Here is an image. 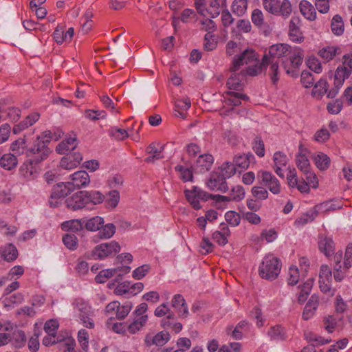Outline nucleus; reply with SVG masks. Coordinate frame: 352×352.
<instances>
[{"label": "nucleus", "mask_w": 352, "mask_h": 352, "mask_svg": "<svg viewBox=\"0 0 352 352\" xmlns=\"http://www.w3.org/2000/svg\"><path fill=\"white\" fill-rule=\"evenodd\" d=\"M289 55V58L282 60L284 69L288 75L293 77L298 75L297 70L302 65L304 59V51L299 47L292 48L286 43H277L270 47L268 52L264 56L269 59L279 60V58Z\"/></svg>", "instance_id": "f257e3e1"}, {"label": "nucleus", "mask_w": 352, "mask_h": 352, "mask_svg": "<svg viewBox=\"0 0 352 352\" xmlns=\"http://www.w3.org/2000/svg\"><path fill=\"white\" fill-rule=\"evenodd\" d=\"M52 138V132L45 131L41 135L37 136L33 145L26 151V155L36 163H41L45 160L51 153L48 147L51 139Z\"/></svg>", "instance_id": "f03ea898"}, {"label": "nucleus", "mask_w": 352, "mask_h": 352, "mask_svg": "<svg viewBox=\"0 0 352 352\" xmlns=\"http://www.w3.org/2000/svg\"><path fill=\"white\" fill-rule=\"evenodd\" d=\"M281 262L273 255L266 256L259 266V275L262 278L273 280L280 272Z\"/></svg>", "instance_id": "7ed1b4c3"}, {"label": "nucleus", "mask_w": 352, "mask_h": 352, "mask_svg": "<svg viewBox=\"0 0 352 352\" xmlns=\"http://www.w3.org/2000/svg\"><path fill=\"white\" fill-rule=\"evenodd\" d=\"M257 178L260 184L266 187L272 194L278 195L281 192L279 180L271 172L261 170L257 173Z\"/></svg>", "instance_id": "20e7f679"}, {"label": "nucleus", "mask_w": 352, "mask_h": 352, "mask_svg": "<svg viewBox=\"0 0 352 352\" xmlns=\"http://www.w3.org/2000/svg\"><path fill=\"white\" fill-rule=\"evenodd\" d=\"M120 251V246L119 243L115 241H111L96 245L92 251V255L95 258L104 259L115 255Z\"/></svg>", "instance_id": "39448f33"}, {"label": "nucleus", "mask_w": 352, "mask_h": 352, "mask_svg": "<svg viewBox=\"0 0 352 352\" xmlns=\"http://www.w3.org/2000/svg\"><path fill=\"white\" fill-rule=\"evenodd\" d=\"M184 194L190 206L195 210L201 208L199 201H207L211 198L212 195L197 186H193L190 190H185Z\"/></svg>", "instance_id": "423d86ee"}, {"label": "nucleus", "mask_w": 352, "mask_h": 352, "mask_svg": "<svg viewBox=\"0 0 352 352\" xmlns=\"http://www.w3.org/2000/svg\"><path fill=\"white\" fill-rule=\"evenodd\" d=\"M257 59V54L254 50L246 49L239 56L233 58L230 71L237 72L241 66L254 63Z\"/></svg>", "instance_id": "0eeeda50"}, {"label": "nucleus", "mask_w": 352, "mask_h": 352, "mask_svg": "<svg viewBox=\"0 0 352 352\" xmlns=\"http://www.w3.org/2000/svg\"><path fill=\"white\" fill-rule=\"evenodd\" d=\"M206 184L208 189L212 191L225 193L229 190L226 179L218 172L212 173Z\"/></svg>", "instance_id": "6e6552de"}, {"label": "nucleus", "mask_w": 352, "mask_h": 352, "mask_svg": "<svg viewBox=\"0 0 352 352\" xmlns=\"http://www.w3.org/2000/svg\"><path fill=\"white\" fill-rule=\"evenodd\" d=\"M262 65L263 69L266 70L268 67V75L273 85H276L280 78L279 60H273L268 58L267 56L262 58Z\"/></svg>", "instance_id": "1a4fd4ad"}, {"label": "nucleus", "mask_w": 352, "mask_h": 352, "mask_svg": "<svg viewBox=\"0 0 352 352\" xmlns=\"http://www.w3.org/2000/svg\"><path fill=\"white\" fill-rule=\"evenodd\" d=\"M67 207L72 210H78L87 206V199L85 197V190L74 193L65 200Z\"/></svg>", "instance_id": "9d476101"}, {"label": "nucleus", "mask_w": 352, "mask_h": 352, "mask_svg": "<svg viewBox=\"0 0 352 352\" xmlns=\"http://www.w3.org/2000/svg\"><path fill=\"white\" fill-rule=\"evenodd\" d=\"M331 278L332 273L330 268L326 265H322L319 274V286L322 292L334 294V291L331 292Z\"/></svg>", "instance_id": "9b49d317"}, {"label": "nucleus", "mask_w": 352, "mask_h": 352, "mask_svg": "<svg viewBox=\"0 0 352 352\" xmlns=\"http://www.w3.org/2000/svg\"><path fill=\"white\" fill-rule=\"evenodd\" d=\"M301 21L299 17H292L289 24V39L297 43L303 42L305 37L300 30Z\"/></svg>", "instance_id": "f8f14e48"}, {"label": "nucleus", "mask_w": 352, "mask_h": 352, "mask_svg": "<svg viewBox=\"0 0 352 352\" xmlns=\"http://www.w3.org/2000/svg\"><path fill=\"white\" fill-rule=\"evenodd\" d=\"M70 177L72 182H69L74 190L86 187L90 183L89 175L85 170L75 172Z\"/></svg>", "instance_id": "ddd939ff"}, {"label": "nucleus", "mask_w": 352, "mask_h": 352, "mask_svg": "<svg viewBox=\"0 0 352 352\" xmlns=\"http://www.w3.org/2000/svg\"><path fill=\"white\" fill-rule=\"evenodd\" d=\"M38 164L29 158L20 167L19 172L21 175L27 180L34 179L38 175V170L36 167V165Z\"/></svg>", "instance_id": "4468645a"}, {"label": "nucleus", "mask_w": 352, "mask_h": 352, "mask_svg": "<svg viewBox=\"0 0 352 352\" xmlns=\"http://www.w3.org/2000/svg\"><path fill=\"white\" fill-rule=\"evenodd\" d=\"M171 305L176 309L180 318H186L188 316L189 311L187 304L181 294H175L173 297Z\"/></svg>", "instance_id": "2eb2a0df"}, {"label": "nucleus", "mask_w": 352, "mask_h": 352, "mask_svg": "<svg viewBox=\"0 0 352 352\" xmlns=\"http://www.w3.org/2000/svg\"><path fill=\"white\" fill-rule=\"evenodd\" d=\"M214 162V157L210 154L200 155L195 163V169L201 173L208 171Z\"/></svg>", "instance_id": "dca6fc26"}, {"label": "nucleus", "mask_w": 352, "mask_h": 352, "mask_svg": "<svg viewBox=\"0 0 352 352\" xmlns=\"http://www.w3.org/2000/svg\"><path fill=\"white\" fill-rule=\"evenodd\" d=\"M267 335L270 340L276 342H283L287 338V333L285 328L280 324L270 327Z\"/></svg>", "instance_id": "f3484780"}, {"label": "nucleus", "mask_w": 352, "mask_h": 352, "mask_svg": "<svg viewBox=\"0 0 352 352\" xmlns=\"http://www.w3.org/2000/svg\"><path fill=\"white\" fill-rule=\"evenodd\" d=\"M319 305V297L316 294H313L310 298L309 299L307 303L306 304L302 314V318L305 320H308L311 318Z\"/></svg>", "instance_id": "a211bd4d"}, {"label": "nucleus", "mask_w": 352, "mask_h": 352, "mask_svg": "<svg viewBox=\"0 0 352 352\" xmlns=\"http://www.w3.org/2000/svg\"><path fill=\"white\" fill-rule=\"evenodd\" d=\"M245 79V74L243 72H233L231 76L227 80V87L229 91H241L243 89V81Z\"/></svg>", "instance_id": "6ab92c4d"}, {"label": "nucleus", "mask_w": 352, "mask_h": 352, "mask_svg": "<svg viewBox=\"0 0 352 352\" xmlns=\"http://www.w3.org/2000/svg\"><path fill=\"white\" fill-rule=\"evenodd\" d=\"M314 285V280L309 278L302 285L298 287V292L296 294L298 302L303 304L307 299Z\"/></svg>", "instance_id": "aec40b11"}, {"label": "nucleus", "mask_w": 352, "mask_h": 352, "mask_svg": "<svg viewBox=\"0 0 352 352\" xmlns=\"http://www.w3.org/2000/svg\"><path fill=\"white\" fill-rule=\"evenodd\" d=\"M225 94L227 96H224V102L227 105L237 107L241 104V100H249L247 95L236 91H228Z\"/></svg>", "instance_id": "412c9836"}, {"label": "nucleus", "mask_w": 352, "mask_h": 352, "mask_svg": "<svg viewBox=\"0 0 352 352\" xmlns=\"http://www.w3.org/2000/svg\"><path fill=\"white\" fill-rule=\"evenodd\" d=\"M191 102L188 98L177 99L175 102V116L185 119L186 111L190 107Z\"/></svg>", "instance_id": "4be33fe9"}, {"label": "nucleus", "mask_w": 352, "mask_h": 352, "mask_svg": "<svg viewBox=\"0 0 352 352\" xmlns=\"http://www.w3.org/2000/svg\"><path fill=\"white\" fill-rule=\"evenodd\" d=\"M341 53V50L338 46L328 45L321 48L318 52V56L324 61L329 62L334 58L336 55Z\"/></svg>", "instance_id": "5701e85b"}, {"label": "nucleus", "mask_w": 352, "mask_h": 352, "mask_svg": "<svg viewBox=\"0 0 352 352\" xmlns=\"http://www.w3.org/2000/svg\"><path fill=\"white\" fill-rule=\"evenodd\" d=\"M300 13L305 19L313 21L316 19V12L314 6L307 0H302L299 3Z\"/></svg>", "instance_id": "b1692460"}, {"label": "nucleus", "mask_w": 352, "mask_h": 352, "mask_svg": "<svg viewBox=\"0 0 352 352\" xmlns=\"http://www.w3.org/2000/svg\"><path fill=\"white\" fill-rule=\"evenodd\" d=\"M116 232V226L113 223L102 225L96 236L93 237L95 243L98 242L100 239H108L111 238Z\"/></svg>", "instance_id": "393cba45"}, {"label": "nucleus", "mask_w": 352, "mask_h": 352, "mask_svg": "<svg viewBox=\"0 0 352 352\" xmlns=\"http://www.w3.org/2000/svg\"><path fill=\"white\" fill-rule=\"evenodd\" d=\"M39 116L38 113H33L28 116L23 121L14 126L13 132L16 134L32 126L39 119Z\"/></svg>", "instance_id": "a878e982"}, {"label": "nucleus", "mask_w": 352, "mask_h": 352, "mask_svg": "<svg viewBox=\"0 0 352 352\" xmlns=\"http://www.w3.org/2000/svg\"><path fill=\"white\" fill-rule=\"evenodd\" d=\"M254 159V155L249 153L248 154L237 155L234 157L233 163L236 168H241V170L248 168L250 162Z\"/></svg>", "instance_id": "bb28decb"}, {"label": "nucleus", "mask_w": 352, "mask_h": 352, "mask_svg": "<svg viewBox=\"0 0 352 352\" xmlns=\"http://www.w3.org/2000/svg\"><path fill=\"white\" fill-rule=\"evenodd\" d=\"M76 146V138L75 137H69L58 144L56 148V151L58 154L63 155L67 151L74 150Z\"/></svg>", "instance_id": "cd10ccee"}, {"label": "nucleus", "mask_w": 352, "mask_h": 352, "mask_svg": "<svg viewBox=\"0 0 352 352\" xmlns=\"http://www.w3.org/2000/svg\"><path fill=\"white\" fill-rule=\"evenodd\" d=\"M73 190H74V188L72 186L69 182L59 183L54 186L52 189L54 196H58L61 199H64Z\"/></svg>", "instance_id": "c85d7f7f"}, {"label": "nucleus", "mask_w": 352, "mask_h": 352, "mask_svg": "<svg viewBox=\"0 0 352 352\" xmlns=\"http://www.w3.org/2000/svg\"><path fill=\"white\" fill-rule=\"evenodd\" d=\"M318 246L320 250L327 257L330 256L333 253L334 243L332 239L329 237H322L318 242Z\"/></svg>", "instance_id": "c756f323"}, {"label": "nucleus", "mask_w": 352, "mask_h": 352, "mask_svg": "<svg viewBox=\"0 0 352 352\" xmlns=\"http://www.w3.org/2000/svg\"><path fill=\"white\" fill-rule=\"evenodd\" d=\"M147 321V315H144V316L140 317L135 316L133 322L130 323L127 327L129 332L131 334L136 333L146 324Z\"/></svg>", "instance_id": "7c9ffc66"}, {"label": "nucleus", "mask_w": 352, "mask_h": 352, "mask_svg": "<svg viewBox=\"0 0 352 352\" xmlns=\"http://www.w3.org/2000/svg\"><path fill=\"white\" fill-rule=\"evenodd\" d=\"M18 164L16 157L11 153H7L0 157V166L6 169L10 170L14 168Z\"/></svg>", "instance_id": "2f4dec72"}, {"label": "nucleus", "mask_w": 352, "mask_h": 352, "mask_svg": "<svg viewBox=\"0 0 352 352\" xmlns=\"http://www.w3.org/2000/svg\"><path fill=\"white\" fill-rule=\"evenodd\" d=\"M317 215V211L313 208L297 218L294 221V225L297 227L304 226L309 222L313 221Z\"/></svg>", "instance_id": "473e14b6"}, {"label": "nucleus", "mask_w": 352, "mask_h": 352, "mask_svg": "<svg viewBox=\"0 0 352 352\" xmlns=\"http://www.w3.org/2000/svg\"><path fill=\"white\" fill-rule=\"evenodd\" d=\"M82 228V223L80 219H72L61 223V229L65 232H77Z\"/></svg>", "instance_id": "72a5a7b5"}, {"label": "nucleus", "mask_w": 352, "mask_h": 352, "mask_svg": "<svg viewBox=\"0 0 352 352\" xmlns=\"http://www.w3.org/2000/svg\"><path fill=\"white\" fill-rule=\"evenodd\" d=\"M156 143H151L146 148V152L150 155L145 159V162L147 163L154 162L155 160L163 158L161 155L162 149H159Z\"/></svg>", "instance_id": "f704fd0d"}, {"label": "nucleus", "mask_w": 352, "mask_h": 352, "mask_svg": "<svg viewBox=\"0 0 352 352\" xmlns=\"http://www.w3.org/2000/svg\"><path fill=\"white\" fill-rule=\"evenodd\" d=\"M104 221L102 217H93L85 221V228L91 232H96L100 229Z\"/></svg>", "instance_id": "c9c22d12"}, {"label": "nucleus", "mask_w": 352, "mask_h": 352, "mask_svg": "<svg viewBox=\"0 0 352 352\" xmlns=\"http://www.w3.org/2000/svg\"><path fill=\"white\" fill-rule=\"evenodd\" d=\"M342 205L340 202L324 201L315 206L314 208L317 213L333 211L342 208Z\"/></svg>", "instance_id": "e433bc0d"}, {"label": "nucleus", "mask_w": 352, "mask_h": 352, "mask_svg": "<svg viewBox=\"0 0 352 352\" xmlns=\"http://www.w3.org/2000/svg\"><path fill=\"white\" fill-rule=\"evenodd\" d=\"M75 314L77 316L91 312V307L82 298H76L72 303Z\"/></svg>", "instance_id": "4c0bfd02"}, {"label": "nucleus", "mask_w": 352, "mask_h": 352, "mask_svg": "<svg viewBox=\"0 0 352 352\" xmlns=\"http://www.w3.org/2000/svg\"><path fill=\"white\" fill-rule=\"evenodd\" d=\"M250 324L246 320L239 322L232 332V337L235 340H241L245 333L250 329Z\"/></svg>", "instance_id": "58836bf2"}, {"label": "nucleus", "mask_w": 352, "mask_h": 352, "mask_svg": "<svg viewBox=\"0 0 352 352\" xmlns=\"http://www.w3.org/2000/svg\"><path fill=\"white\" fill-rule=\"evenodd\" d=\"M351 74L345 67L338 66L334 74V85L342 87L345 79L348 78Z\"/></svg>", "instance_id": "ea45409f"}, {"label": "nucleus", "mask_w": 352, "mask_h": 352, "mask_svg": "<svg viewBox=\"0 0 352 352\" xmlns=\"http://www.w3.org/2000/svg\"><path fill=\"white\" fill-rule=\"evenodd\" d=\"M221 7H226V0H210V10L206 16L215 18L219 16Z\"/></svg>", "instance_id": "a19ab883"}, {"label": "nucleus", "mask_w": 352, "mask_h": 352, "mask_svg": "<svg viewBox=\"0 0 352 352\" xmlns=\"http://www.w3.org/2000/svg\"><path fill=\"white\" fill-rule=\"evenodd\" d=\"M296 164L298 168L303 173L311 170L310 163L305 154L300 152L296 156Z\"/></svg>", "instance_id": "79ce46f5"}, {"label": "nucleus", "mask_w": 352, "mask_h": 352, "mask_svg": "<svg viewBox=\"0 0 352 352\" xmlns=\"http://www.w3.org/2000/svg\"><path fill=\"white\" fill-rule=\"evenodd\" d=\"M237 170L233 162H226L220 167V174L226 179L236 174Z\"/></svg>", "instance_id": "37998d69"}, {"label": "nucleus", "mask_w": 352, "mask_h": 352, "mask_svg": "<svg viewBox=\"0 0 352 352\" xmlns=\"http://www.w3.org/2000/svg\"><path fill=\"white\" fill-rule=\"evenodd\" d=\"M2 256L7 261H14L18 256L16 248L11 243L6 245L2 250Z\"/></svg>", "instance_id": "c03bdc74"}, {"label": "nucleus", "mask_w": 352, "mask_h": 352, "mask_svg": "<svg viewBox=\"0 0 352 352\" xmlns=\"http://www.w3.org/2000/svg\"><path fill=\"white\" fill-rule=\"evenodd\" d=\"M327 91V82L325 80L320 79L314 85L312 89V95L315 98L320 99Z\"/></svg>", "instance_id": "a18cd8bd"}, {"label": "nucleus", "mask_w": 352, "mask_h": 352, "mask_svg": "<svg viewBox=\"0 0 352 352\" xmlns=\"http://www.w3.org/2000/svg\"><path fill=\"white\" fill-rule=\"evenodd\" d=\"M176 172L179 173L180 179L184 182H192L193 179L192 170L190 168L185 167L182 165H177L175 167Z\"/></svg>", "instance_id": "49530a36"}, {"label": "nucleus", "mask_w": 352, "mask_h": 352, "mask_svg": "<svg viewBox=\"0 0 352 352\" xmlns=\"http://www.w3.org/2000/svg\"><path fill=\"white\" fill-rule=\"evenodd\" d=\"M316 166L322 170H326L330 165V158L323 153H318L314 157Z\"/></svg>", "instance_id": "de8ad7c7"}, {"label": "nucleus", "mask_w": 352, "mask_h": 352, "mask_svg": "<svg viewBox=\"0 0 352 352\" xmlns=\"http://www.w3.org/2000/svg\"><path fill=\"white\" fill-rule=\"evenodd\" d=\"M331 31L336 35H341L344 32V23L339 14L335 15L331 21Z\"/></svg>", "instance_id": "09e8293b"}, {"label": "nucleus", "mask_w": 352, "mask_h": 352, "mask_svg": "<svg viewBox=\"0 0 352 352\" xmlns=\"http://www.w3.org/2000/svg\"><path fill=\"white\" fill-rule=\"evenodd\" d=\"M85 197L87 199V206L89 204L97 205L102 203L104 200V196L99 191H87L85 190Z\"/></svg>", "instance_id": "8fccbe9b"}, {"label": "nucleus", "mask_w": 352, "mask_h": 352, "mask_svg": "<svg viewBox=\"0 0 352 352\" xmlns=\"http://www.w3.org/2000/svg\"><path fill=\"white\" fill-rule=\"evenodd\" d=\"M251 192L253 197L258 201L265 200L269 197L267 189L262 186H255L252 187Z\"/></svg>", "instance_id": "3c124183"}, {"label": "nucleus", "mask_w": 352, "mask_h": 352, "mask_svg": "<svg viewBox=\"0 0 352 352\" xmlns=\"http://www.w3.org/2000/svg\"><path fill=\"white\" fill-rule=\"evenodd\" d=\"M247 0H234L232 3V12L238 16H242L247 10Z\"/></svg>", "instance_id": "603ef678"}, {"label": "nucleus", "mask_w": 352, "mask_h": 352, "mask_svg": "<svg viewBox=\"0 0 352 352\" xmlns=\"http://www.w3.org/2000/svg\"><path fill=\"white\" fill-rule=\"evenodd\" d=\"M11 340L12 341V344L16 348L23 346L26 342V336L24 331L21 330L14 331L12 338H11Z\"/></svg>", "instance_id": "864d4df0"}, {"label": "nucleus", "mask_w": 352, "mask_h": 352, "mask_svg": "<svg viewBox=\"0 0 352 352\" xmlns=\"http://www.w3.org/2000/svg\"><path fill=\"white\" fill-rule=\"evenodd\" d=\"M119 269H107L102 270L96 275L95 280L98 283H104L107 280L117 274Z\"/></svg>", "instance_id": "5fc2aeb1"}, {"label": "nucleus", "mask_w": 352, "mask_h": 352, "mask_svg": "<svg viewBox=\"0 0 352 352\" xmlns=\"http://www.w3.org/2000/svg\"><path fill=\"white\" fill-rule=\"evenodd\" d=\"M278 15L282 16L284 18H287L290 16L292 8L291 2L289 0H283V1H279L278 5Z\"/></svg>", "instance_id": "6e6d98bb"}, {"label": "nucleus", "mask_w": 352, "mask_h": 352, "mask_svg": "<svg viewBox=\"0 0 352 352\" xmlns=\"http://www.w3.org/2000/svg\"><path fill=\"white\" fill-rule=\"evenodd\" d=\"M64 245L69 250H74L78 247V239L74 234H65L63 236Z\"/></svg>", "instance_id": "4d7b16f0"}, {"label": "nucleus", "mask_w": 352, "mask_h": 352, "mask_svg": "<svg viewBox=\"0 0 352 352\" xmlns=\"http://www.w3.org/2000/svg\"><path fill=\"white\" fill-rule=\"evenodd\" d=\"M228 194L234 201H239L245 197V192L243 186L237 185L233 186Z\"/></svg>", "instance_id": "13d9d810"}, {"label": "nucleus", "mask_w": 352, "mask_h": 352, "mask_svg": "<svg viewBox=\"0 0 352 352\" xmlns=\"http://www.w3.org/2000/svg\"><path fill=\"white\" fill-rule=\"evenodd\" d=\"M173 318H174V314L173 313L169 314V315H168V316H167V318L163 319L162 320V325L164 328H166V327L171 328L176 333H177L182 331V324L180 322H175L173 324L171 323L169 321V320L173 319Z\"/></svg>", "instance_id": "bf43d9fd"}, {"label": "nucleus", "mask_w": 352, "mask_h": 352, "mask_svg": "<svg viewBox=\"0 0 352 352\" xmlns=\"http://www.w3.org/2000/svg\"><path fill=\"white\" fill-rule=\"evenodd\" d=\"M263 5L268 12L274 15H278V0H263Z\"/></svg>", "instance_id": "052dcab7"}, {"label": "nucleus", "mask_w": 352, "mask_h": 352, "mask_svg": "<svg viewBox=\"0 0 352 352\" xmlns=\"http://www.w3.org/2000/svg\"><path fill=\"white\" fill-rule=\"evenodd\" d=\"M132 303L131 302H126L123 305H120L119 303L118 308L116 310V318L118 320L124 319L132 309Z\"/></svg>", "instance_id": "680f3d73"}, {"label": "nucleus", "mask_w": 352, "mask_h": 352, "mask_svg": "<svg viewBox=\"0 0 352 352\" xmlns=\"http://www.w3.org/2000/svg\"><path fill=\"white\" fill-rule=\"evenodd\" d=\"M300 278V274L298 269L296 266H291L288 272V277L287 281L289 285H296Z\"/></svg>", "instance_id": "e2e57ef3"}, {"label": "nucleus", "mask_w": 352, "mask_h": 352, "mask_svg": "<svg viewBox=\"0 0 352 352\" xmlns=\"http://www.w3.org/2000/svg\"><path fill=\"white\" fill-rule=\"evenodd\" d=\"M252 148L258 157H263L265 153L263 141L259 137H256L252 142Z\"/></svg>", "instance_id": "0e129e2a"}, {"label": "nucleus", "mask_w": 352, "mask_h": 352, "mask_svg": "<svg viewBox=\"0 0 352 352\" xmlns=\"http://www.w3.org/2000/svg\"><path fill=\"white\" fill-rule=\"evenodd\" d=\"M217 46V42L214 39V36L212 33L208 32L204 36V49L206 51H212Z\"/></svg>", "instance_id": "69168bd1"}, {"label": "nucleus", "mask_w": 352, "mask_h": 352, "mask_svg": "<svg viewBox=\"0 0 352 352\" xmlns=\"http://www.w3.org/2000/svg\"><path fill=\"white\" fill-rule=\"evenodd\" d=\"M120 201V193L118 190H113L109 192L106 201L108 207L115 208Z\"/></svg>", "instance_id": "338daca9"}, {"label": "nucleus", "mask_w": 352, "mask_h": 352, "mask_svg": "<svg viewBox=\"0 0 352 352\" xmlns=\"http://www.w3.org/2000/svg\"><path fill=\"white\" fill-rule=\"evenodd\" d=\"M225 219L228 223L232 226H237L241 221L240 215L234 211H228L225 214Z\"/></svg>", "instance_id": "774afa93"}]
</instances>
